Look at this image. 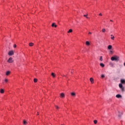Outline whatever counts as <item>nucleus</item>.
<instances>
[{
    "label": "nucleus",
    "mask_w": 125,
    "mask_h": 125,
    "mask_svg": "<svg viewBox=\"0 0 125 125\" xmlns=\"http://www.w3.org/2000/svg\"><path fill=\"white\" fill-rule=\"evenodd\" d=\"M92 33L91 32H89V33H88L89 35H92Z\"/></svg>",
    "instance_id": "nucleus-31"
},
{
    "label": "nucleus",
    "mask_w": 125,
    "mask_h": 125,
    "mask_svg": "<svg viewBox=\"0 0 125 125\" xmlns=\"http://www.w3.org/2000/svg\"><path fill=\"white\" fill-rule=\"evenodd\" d=\"M62 77H66V78H67V76H65L64 75H63Z\"/></svg>",
    "instance_id": "nucleus-33"
},
{
    "label": "nucleus",
    "mask_w": 125,
    "mask_h": 125,
    "mask_svg": "<svg viewBox=\"0 0 125 125\" xmlns=\"http://www.w3.org/2000/svg\"><path fill=\"white\" fill-rule=\"evenodd\" d=\"M29 46H33L34 45V43L30 42L29 44Z\"/></svg>",
    "instance_id": "nucleus-16"
},
{
    "label": "nucleus",
    "mask_w": 125,
    "mask_h": 125,
    "mask_svg": "<svg viewBox=\"0 0 125 125\" xmlns=\"http://www.w3.org/2000/svg\"><path fill=\"white\" fill-rule=\"evenodd\" d=\"M5 83H7L8 82V80L7 79H5Z\"/></svg>",
    "instance_id": "nucleus-27"
},
{
    "label": "nucleus",
    "mask_w": 125,
    "mask_h": 125,
    "mask_svg": "<svg viewBox=\"0 0 125 125\" xmlns=\"http://www.w3.org/2000/svg\"><path fill=\"white\" fill-rule=\"evenodd\" d=\"M94 124H95V125H96V124H97V120H94Z\"/></svg>",
    "instance_id": "nucleus-22"
},
{
    "label": "nucleus",
    "mask_w": 125,
    "mask_h": 125,
    "mask_svg": "<svg viewBox=\"0 0 125 125\" xmlns=\"http://www.w3.org/2000/svg\"><path fill=\"white\" fill-rule=\"evenodd\" d=\"M52 27H55V28H56V27H57V25L56 24H55V23H53L52 24Z\"/></svg>",
    "instance_id": "nucleus-9"
},
{
    "label": "nucleus",
    "mask_w": 125,
    "mask_h": 125,
    "mask_svg": "<svg viewBox=\"0 0 125 125\" xmlns=\"http://www.w3.org/2000/svg\"><path fill=\"white\" fill-rule=\"evenodd\" d=\"M71 95H72V96H73V97H75L76 96V93H75L74 92L71 93Z\"/></svg>",
    "instance_id": "nucleus-11"
},
{
    "label": "nucleus",
    "mask_w": 125,
    "mask_h": 125,
    "mask_svg": "<svg viewBox=\"0 0 125 125\" xmlns=\"http://www.w3.org/2000/svg\"><path fill=\"white\" fill-rule=\"evenodd\" d=\"M111 40H115V37L113 35H111Z\"/></svg>",
    "instance_id": "nucleus-13"
},
{
    "label": "nucleus",
    "mask_w": 125,
    "mask_h": 125,
    "mask_svg": "<svg viewBox=\"0 0 125 125\" xmlns=\"http://www.w3.org/2000/svg\"><path fill=\"white\" fill-rule=\"evenodd\" d=\"M102 31L103 33H105V32H106V29H105V28H104L102 29Z\"/></svg>",
    "instance_id": "nucleus-18"
},
{
    "label": "nucleus",
    "mask_w": 125,
    "mask_h": 125,
    "mask_svg": "<svg viewBox=\"0 0 125 125\" xmlns=\"http://www.w3.org/2000/svg\"><path fill=\"white\" fill-rule=\"evenodd\" d=\"M101 77L102 78H103L105 77V76H104V75L103 74V75H102Z\"/></svg>",
    "instance_id": "nucleus-26"
},
{
    "label": "nucleus",
    "mask_w": 125,
    "mask_h": 125,
    "mask_svg": "<svg viewBox=\"0 0 125 125\" xmlns=\"http://www.w3.org/2000/svg\"><path fill=\"white\" fill-rule=\"evenodd\" d=\"M110 53H111V54H113V51H110Z\"/></svg>",
    "instance_id": "nucleus-32"
},
{
    "label": "nucleus",
    "mask_w": 125,
    "mask_h": 125,
    "mask_svg": "<svg viewBox=\"0 0 125 125\" xmlns=\"http://www.w3.org/2000/svg\"><path fill=\"white\" fill-rule=\"evenodd\" d=\"M122 115H123V113H121L120 114H119V117H120H120L122 116Z\"/></svg>",
    "instance_id": "nucleus-25"
},
{
    "label": "nucleus",
    "mask_w": 125,
    "mask_h": 125,
    "mask_svg": "<svg viewBox=\"0 0 125 125\" xmlns=\"http://www.w3.org/2000/svg\"><path fill=\"white\" fill-rule=\"evenodd\" d=\"M55 107L56 108V109H59V107H58V106L57 105H55Z\"/></svg>",
    "instance_id": "nucleus-24"
},
{
    "label": "nucleus",
    "mask_w": 125,
    "mask_h": 125,
    "mask_svg": "<svg viewBox=\"0 0 125 125\" xmlns=\"http://www.w3.org/2000/svg\"><path fill=\"white\" fill-rule=\"evenodd\" d=\"M37 115H39V112H38Z\"/></svg>",
    "instance_id": "nucleus-38"
},
{
    "label": "nucleus",
    "mask_w": 125,
    "mask_h": 125,
    "mask_svg": "<svg viewBox=\"0 0 125 125\" xmlns=\"http://www.w3.org/2000/svg\"><path fill=\"white\" fill-rule=\"evenodd\" d=\"M100 65V66H101V67H102L103 68L105 66V65L103 63H101Z\"/></svg>",
    "instance_id": "nucleus-14"
},
{
    "label": "nucleus",
    "mask_w": 125,
    "mask_h": 125,
    "mask_svg": "<svg viewBox=\"0 0 125 125\" xmlns=\"http://www.w3.org/2000/svg\"><path fill=\"white\" fill-rule=\"evenodd\" d=\"M86 18H87V19H89V18H88V17H86Z\"/></svg>",
    "instance_id": "nucleus-35"
},
{
    "label": "nucleus",
    "mask_w": 125,
    "mask_h": 125,
    "mask_svg": "<svg viewBox=\"0 0 125 125\" xmlns=\"http://www.w3.org/2000/svg\"><path fill=\"white\" fill-rule=\"evenodd\" d=\"M34 83H37V82H38V79H34Z\"/></svg>",
    "instance_id": "nucleus-21"
},
{
    "label": "nucleus",
    "mask_w": 125,
    "mask_h": 125,
    "mask_svg": "<svg viewBox=\"0 0 125 125\" xmlns=\"http://www.w3.org/2000/svg\"><path fill=\"white\" fill-rule=\"evenodd\" d=\"M100 61H103V59H102V56H101L100 57Z\"/></svg>",
    "instance_id": "nucleus-23"
},
{
    "label": "nucleus",
    "mask_w": 125,
    "mask_h": 125,
    "mask_svg": "<svg viewBox=\"0 0 125 125\" xmlns=\"http://www.w3.org/2000/svg\"><path fill=\"white\" fill-rule=\"evenodd\" d=\"M90 81L91 82V83H93L94 82V80L92 78H90Z\"/></svg>",
    "instance_id": "nucleus-5"
},
{
    "label": "nucleus",
    "mask_w": 125,
    "mask_h": 125,
    "mask_svg": "<svg viewBox=\"0 0 125 125\" xmlns=\"http://www.w3.org/2000/svg\"><path fill=\"white\" fill-rule=\"evenodd\" d=\"M13 59H12V57H10V58H9V59L7 61V62H8V63H13Z\"/></svg>",
    "instance_id": "nucleus-4"
},
{
    "label": "nucleus",
    "mask_w": 125,
    "mask_h": 125,
    "mask_svg": "<svg viewBox=\"0 0 125 125\" xmlns=\"http://www.w3.org/2000/svg\"><path fill=\"white\" fill-rule=\"evenodd\" d=\"M87 14H86V15H83V16H84V17H87Z\"/></svg>",
    "instance_id": "nucleus-28"
},
{
    "label": "nucleus",
    "mask_w": 125,
    "mask_h": 125,
    "mask_svg": "<svg viewBox=\"0 0 125 125\" xmlns=\"http://www.w3.org/2000/svg\"><path fill=\"white\" fill-rule=\"evenodd\" d=\"M61 97L62 98H63L65 97V94L63 93H62L61 94Z\"/></svg>",
    "instance_id": "nucleus-6"
},
{
    "label": "nucleus",
    "mask_w": 125,
    "mask_h": 125,
    "mask_svg": "<svg viewBox=\"0 0 125 125\" xmlns=\"http://www.w3.org/2000/svg\"><path fill=\"white\" fill-rule=\"evenodd\" d=\"M85 43H86V45H87L88 46L90 45V43L88 41H86Z\"/></svg>",
    "instance_id": "nucleus-12"
},
{
    "label": "nucleus",
    "mask_w": 125,
    "mask_h": 125,
    "mask_svg": "<svg viewBox=\"0 0 125 125\" xmlns=\"http://www.w3.org/2000/svg\"><path fill=\"white\" fill-rule=\"evenodd\" d=\"M23 124V125H27V122L26 121L24 120Z\"/></svg>",
    "instance_id": "nucleus-20"
},
{
    "label": "nucleus",
    "mask_w": 125,
    "mask_h": 125,
    "mask_svg": "<svg viewBox=\"0 0 125 125\" xmlns=\"http://www.w3.org/2000/svg\"><path fill=\"white\" fill-rule=\"evenodd\" d=\"M71 73L73 74V71H71Z\"/></svg>",
    "instance_id": "nucleus-37"
},
{
    "label": "nucleus",
    "mask_w": 125,
    "mask_h": 125,
    "mask_svg": "<svg viewBox=\"0 0 125 125\" xmlns=\"http://www.w3.org/2000/svg\"><path fill=\"white\" fill-rule=\"evenodd\" d=\"M111 60L112 61H117V62H118L120 60V57L118 56L115 55V56H114L113 57H112L111 58Z\"/></svg>",
    "instance_id": "nucleus-2"
},
{
    "label": "nucleus",
    "mask_w": 125,
    "mask_h": 125,
    "mask_svg": "<svg viewBox=\"0 0 125 125\" xmlns=\"http://www.w3.org/2000/svg\"><path fill=\"white\" fill-rule=\"evenodd\" d=\"M124 65L125 66V62L124 63Z\"/></svg>",
    "instance_id": "nucleus-36"
},
{
    "label": "nucleus",
    "mask_w": 125,
    "mask_h": 125,
    "mask_svg": "<svg viewBox=\"0 0 125 125\" xmlns=\"http://www.w3.org/2000/svg\"><path fill=\"white\" fill-rule=\"evenodd\" d=\"M8 54L9 55V56H12V55H14V52L13 50L9 51Z\"/></svg>",
    "instance_id": "nucleus-3"
},
{
    "label": "nucleus",
    "mask_w": 125,
    "mask_h": 125,
    "mask_svg": "<svg viewBox=\"0 0 125 125\" xmlns=\"http://www.w3.org/2000/svg\"><path fill=\"white\" fill-rule=\"evenodd\" d=\"M121 83H120L119 84V86L120 88H121L122 91H124L125 88L124 87V86H123V84H125V80L124 79H121Z\"/></svg>",
    "instance_id": "nucleus-1"
},
{
    "label": "nucleus",
    "mask_w": 125,
    "mask_h": 125,
    "mask_svg": "<svg viewBox=\"0 0 125 125\" xmlns=\"http://www.w3.org/2000/svg\"><path fill=\"white\" fill-rule=\"evenodd\" d=\"M110 22H113V21H112V20H110Z\"/></svg>",
    "instance_id": "nucleus-34"
},
{
    "label": "nucleus",
    "mask_w": 125,
    "mask_h": 125,
    "mask_svg": "<svg viewBox=\"0 0 125 125\" xmlns=\"http://www.w3.org/2000/svg\"><path fill=\"white\" fill-rule=\"evenodd\" d=\"M16 47V44L14 45V48H15Z\"/></svg>",
    "instance_id": "nucleus-29"
},
{
    "label": "nucleus",
    "mask_w": 125,
    "mask_h": 125,
    "mask_svg": "<svg viewBox=\"0 0 125 125\" xmlns=\"http://www.w3.org/2000/svg\"><path fill=\"white\" fill-rule=\"evenodd\" d=\"M9 74H10V71H8L6 72V76H8L9 75Z\"/></svg>",
    "instance_id": "nucleus-15"
},
{
    "label": "nucleus",
    "mask_w": 125,
    "mask_h": 125,
    "mask_svg": "<svg viewBox=\"0 0 125 125\" xmlns=\"http://www.w3.org/2000/svg\"><path fill=\"white\" fill-rule=\"evenodd\" d=\"M112 45H109L108 46L107 48H108V49L110 50V49H112Z\"/></svg>",
    "instance_id": "nucleus-10"
},
{
    "label": "nucleus",
    "mask_w": 125,
    "mask_h": 125,
    "mask_svg": "<svg viewBox=\"0 0 125 125\" xmlns=\"http://www.w3.org/2000/svg\"><path fill=\"white\" fill-rule=\"evenodd\" d=\"M0 92V93H3L4 92V91L3 90V89H1Z\"/></svg>",
    "instance_id": "nucleus-17"
},
{
    "label": "nucleus",
    "mask_w": 125,
    "mask_h": 125,
    "mask_svg": "<svg viewBox=\"0 0 125 125\" xmlns=\"http://www.w3.org/2000/svg\"><path fill=\"white\" fill-rule=\"evenodd\" d=\"M72 32H73V30L69 29V31L67 32V33H72Z\"/></svg>",
    "instance_id": "nucleus-19"
},
{
    "label": "nucleus",
    "mask_w": 125,
    "mask_h": 125,
    "mask_svg": "<svg viewBox=\"0 0 125 125\" xmlns=\"http://www.w3.org/2000/svg\"><path fill=\"white\" fill-rule=\"evenodd\" d=\"M51 76L53 77V78H55V77H56V75H55V73L53 72L51 73Z\"/></svg>",
    "instance_id": "nucleus-7"
},
{
    "label": "nucleus",
    "mask_w": 125,
    "mask_h": 125,
    "mask_svg": "<svg viewBox=\"0 0 125 125\" xmlns=\"http://www.w3.org/2000/svg\"><path fill=\"white\" fill-rule=\"evenodd\" d=\"M99 15L100 16H102V13H100Z\"/></svg>",
    "instance_id": "nucleus-30"
},
{
    "label": "nucleus",
    "mask_w": 125,
    "mask_h": 125,
    "mask_svg": "<svg viewBox=\"0 0 125 125\" xmlns=\"http://www.w3.org/2000/svg\"><path fill=\"white\" fill-rule=\"evenodd\" d=\"M116 97L117 98H121L122 97V95H121L120 94H117V95H116Z\"/></svg>",
    "instance_id": "nucleus-8"
}]
</instances>
